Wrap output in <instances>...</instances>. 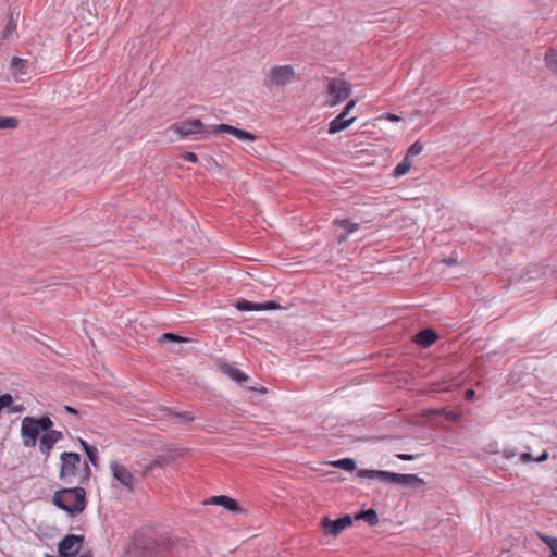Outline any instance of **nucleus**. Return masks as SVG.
<instances>
[{
  "label": "nucleus",
  "mask_w": 557,
  "mask_h": 557,
  "mask_svg": "<svg viewBox=\"0 0 557 557\" xmlns=\"http://www.w3.org/2000/svg\"><path fill=\"white\" fill-rule=\"evenodd\" d=\"M173 456L171 455H160L156 459H153L149 465H147L146 469L143 471V476H146L149 471L153 469H163L168 467L173 461Z\"/></svg>",
  "instance_id": "6ab92c4d"
},
{
  "label": "nucleus",
  "mask_w": 557,
  "mask_h": 557,
  "mask_svg": "<svg viewBox=\"0 0 557 557\" xmlns=\"http://www.w3.org/2000/svg\"><path fill=\"white\" fill-rule=\"evenodd\" d=\"M86 455L90 463H92L94 466L98 465V449L96 447L87 449Z\"/></svg>",
  "instance_id": "f704fd0d"
},
{
  "label": "nucleus",
  "mask_w": 557,
  "mask_h": 557,
  "mask_svg": "<svg viewBox=\"0 0 557 557\" xmlns=\"http://www.w3.org/2000/svg\"><path fill=\"white\" fill-rule=\"evenodd\" d=\"M348 115L344 112H341L334 120H332L329 124V133L336 134L352 124L355 117H347Z\"/></svg>",
  "instance_id": "dca6fc26"
},
{
  "label": "nucleus",
  "mask_w": 557,
  "mask_h": 557,
  "mask_svg": "<svg viewBox=\"0 0 557 557\" xmlns=\"http://www.w3.org/2000/svg\"><path fill=\"white\" fill-rule=\"evenodd\" d=\"M331 463L332 466L341 468L346 471H354L356 469V462L351 458H343Z\"/></svg>",
  "instance_id": "a878e982"
},
{
  "label": "nucleus",
  "mask_w": 557,
  "mask_h": 557,
  "mask_svg": "<svg viewBox=\"0 0 557 557\" xmlns=\"http://www.w3.org/2000/svg\"><path fill=\"white\" fill-rule=\"evenodd\" d=\"M545 61H546L547 65H549L553 71H556L557 60H556V54L553 49H549L545 53Z\"/></svg>",
  "instance_id": "7c9ffc66"
},
{
  "label": "nucleus",
  "mask_w": 557,
  "mask_h": 557,
  "mask_svg": "<svg viewBox=\"0 0 557 557\" xmlns=\"http://www.w3.org/2000/svg\"><path fill=\"white\" fill-rule=\"evenodd\" d=\"M147 557H193L194 546L186 539L149 540L144 545Z\"/></svg>",
  "instance_id": "f257e3e1"
},
{
  "label": "nucleus",
  "mask_w": 557,
  "mask_h": 557,
  "mask_svg": "<svg viewBox=\"0 0 557 557\" xmlns=\"http://www.w3.org/2000/svg\"><path fill=\"white\" fill-rule=\"evenodd\" d=\"M327 94L331 96L330 106L334 107L351 95V88L348 82L342 78H330L326 86Z\"/></svg>",
  "instance_id": "423d86ee"
},
{
  "label": "nucleus",
  "mask_w": 557,
  "mask_h": 557,
  "mask_svg": "<svg viewBox=\"0 0 557 557\" xmlns=\"http://www.w3.org/2000/svg\"><path fill=\"white\" fill-rule=\"evenodd\" d=\"M160 343H176V344H186L191 343L193 339L189 337H183L180 335H176L174 333H164L159 338Z\"/></svg>",
  "instance_id": "5701e85b"
},
{
  "label": "nucleus",
  "mask_w": 557,
  "mask_h": 557,
  "mask_svg": "<svg viewBox=\"0 0 557 557\" xmlns=\"http://www.w3.org/2000/svg\"><path fill=\"white\" fill-rule=\"evenodd\" d=\"M357 103V100H350L344 108L343 112L346 113L347 115L349 114V112L355 108Z\"/></svg>",
  "instance_id": "ea45409f"
},
{
  "label": "nucleus",
  "mask_w": 557,
  "mask_h": 557,
  "mask_svg": "<svg viewBox=\"0 0 557 557\" xmlns=\"http://www.w3.org/2000/svg\"><path fill=\"white\" fill-rule=\"evenodd\" d=\"M474 395H475V392L473 389H467L465 393V397L468 400L473 399Z\"/></svg>",
  "instance_id": "37998d69"
},
{
  "label": "nucleus",
  "mask_w": 557,
  "mask_h": 557,
  "mask_svg": "<svg viewBox=\"0 0 557 557\" xmlns=\"http://www.w3.org/2000/svg\"><path fill=\"white\" fill-rule=\"evenodd\" d=\"M548 459V453L547 451H543L539 457L534 458L530 453H523L521 456H520V460L522 462H530V461H537V462H542V461H545Z\"/></svg>",
  "instance_id": "c85d7f7f"
},
{
  "label": "nucleus",
  "mask_w": 557,
  "mask_h": 557,
  "mask_svg": "<svg viewBox=\"0 0 557 557\" xmlns=\"http://www.w3.org/2000/svg\"><path fill=\"white\" fill-rule=\"evenodd\" d=\"M12 404H13V397L10 394L0 395V412L4 408L10 407Z\"/></svg>",
  "instance_id": "473e14b6"
},
{
  "label": "nucleus",
  "mask_w": 557,
  "mask_h": 557,
  "mask_svg": "<svg viewBox=\"0 0 557 557\" xmlns=\"http://www.w3.org/2000/svg\"><path fill=\"white\" fill-rule=\"evenodd\" d=\"M63 437L61 431L52 430L44 434L39 440V450L41 454L49 456L53 445Z\"/></svg>",
  "instance_id": "4468645a"
},
{
  "label": "nucleus",
  "mask_w": 557,
  "mask_h": 557,
  "mask_svg": "<svg viewBox=\"0 0 557 557\" xmlns=\"http://www.w3.org/2000/svg\"><path fill=\"white\" fill-rule=\"evenodd\" d=\"M174 416L184 419L185 421H193L194 416L189 411L175 412Z\"/></svg>",
  "instance_id": "e433bc0d"
},
{
  "label": "nucleus",
  "mask_w": 557,
  "mask_h": 557,
  "mask_svg": "<svg viewBox=\"0 0 557 557\" xmlns=\"http://www.w3.org/2000/svg\"><path fill=\"white\" fill-rule=\"evenodd\" d=\"M110 469L113 478L117 480L128 492H133L136 484V479L133 473L123 465L117 461H111Z\"/></svg>",
  "instance_id": "6e6552de"
},
{
  "label": "nucleus",
  "mask_w": 557,
  "mask_h": 557,
  "mask_svg": "<svg viewBox=\"0 0 557 557\" xmlns=\"http://www.w3.org/2000/svg\"><path fill=\"white\" fill-rule=\"evenodd\" d=\"M12 74L15 78H18L22 75L27 73L26 71V60L21 58H13L11 62Z\"/></svg>",
  "instance_id": "4be33fe9"
},
{
  "label": "nucleus",
  "mask_w": 557,
  "mask_h": 557,
  "mask_svg": "<svg viewBox=\"0 0 557 557\" xmlns=\"http://www.w3.org/2000/svg\"><path fill=\"white\" fill-rule=\"evenodd\" d=\"M235 307L239 311H260V310H276L280 308V305L275 301L251 302V301L243 299V300L237 301Z\"/></svg>",
  "instance_id": "ddd939ff"
},
{
  "label": "nucleus",
  "mask_w": 557,
  "mask_h": 557,
  "mask_svg": "<svg viewBox=\"0 0 557 557\" xmlns=\"http://www.w3.org/2000/svg\"><path fill=\"white\" fill-rule=\"evenodd\" d=\"M34 424H37L40 431H45L46 433L52 431L51 428L53 425L52 420L45 416L39 419L34 418Z\"/></svg>",
  "instance_id": "bb28decb"
},
{
  "label": "nucleus",
  "mask_w": 557,
  "mask_h": 557,
  "mask_svg": "<svg viewBox=\"0 0 557 557\" xmlns=\"http://www.w3.org/2000/svg\"><path fill=\"white\" fill-rule=\"evenodd\" d=\"M437 339V334L432 329H424L416 335V343L421 347H430Z\"/></svg>",
  "instance_id": "a211bd4d"
},
{
  "label": "nucleus",
  "mask_w": 557,
  "mask_h": 557,
  "mask_svg": "<svg viewBox=\"0 0 557 557\" xmlns=\"http://www.w3.org/2000/svg\"><path fill=\"white\" fill-rule=\"evenodd\" d=\"M78 557H92V554H91V552L88 550V552L81 554Z\"/></svg>",
  "instance_id": "8fccbe9b"
},
{
  "label": "nucleus",
  "mask_w": 557,
  "mask_h": 557,
  "mask_svg": "<svg viewBox=\"0 0 557 557\" xmlns=\"http://www.w3.org/2000/svg\"><path fill=\"white\" fill-rule=\"evenodd\" d=\"M182 157H183L186 161H189V162H193V163H196V162L198 161V157L196 156V153L190 152V151H185V152H183Z\"/></svg>",
  "instance_id": "c9c22d12"
},
{
  "label": "nucleus",
  "mask_w": 557,
  "mask_h": 557,
  "mask_svg": "<svg viewBox=\"0 0 557 557\" xmlns=\"http://www.w3.org/2000/svg\"><path fill=\"white\" fill-rule=\"evenodd\" d=\"M387 120H389V121H399L400 117L395 115V114L388 113L387 114Z\"/></svg>",
  "instance_id": "de8ad7c7"
},
{
  "label": "nucleus",
  "mask_w": 557,
  "mask_h": 557,
  "mask_svg": "<svg viewBox=\"0 0 557 557\" xmlns=\"http://www.w3.org/2000/svg\"><path fill=\"white\" fill-rule=\"evenodd\" d=\"M83 535L69 534L59 543L58 553L61 557H76L84 543Z\"/></svg>",
  "instance_id": "0eeeda50"
},
{
  "label": "nucleus",
  "mask_w": 557,
  "mask_h": 557,
  "mask_svg": "<svg viewBox=\"0 0 557 557\" xmlns=\"http://www.w3.org/2000/svg\"><path fill=\"white\" fill-rule=\"evenodd\" d=\"M250 391H258L259 393L261 394H265L267 393V388L264 387H260V388H257V387H249Z\"/></svg>",
  "instance_id": "09e8293b"
},
{
  "label": "nucleus",
  "mask_w": 557,
  "mask_h": 557,
  "mask_svg": "<svg viewBox=\"0 0 557 557\" xmlns=\"http://www.w3.org/2000/svg\"><path fill=\"white\" fill-rule=\"evenodd\" d=\"M79 444L83 447L84 451L86 453L87 449H91L94 446L89 445L86 441L79 438Z\"/></svg>",
  "instance_id": "79ce46f5"
},
{
  "label": "nucleus",
  "mask_w": 557,
  "mask_h": 557,
  "mask_svg": "<svg viewBox=\"0 0 557 557\" xmlns=\"http://www.w3.org/2000/svg\"><path fill=\"white\" fill-rule=\"evenodd\" d=\"M211 132L212 133H228V134L235 136L239 140L255 141L257 138L252 133L247 132L245 129L237 128V127L228 125V124L213 125V126H211Z\"/></svg>",
  "instance_id": "f8f14e48"
},
{
  "label": "nucleus",
  "mask_w": 557,
  "mask_h": 557,
  "mask_svg": "<svg viewBox=\"0 0 557 557\" xmlns=\"http://www.w3.org/2000/svg\"><path fill=\"white\" fill-rule=\"evenodd\" d=\"M18 120L15 117H0V129L9 128L13 129L17 127Z\"/></svg>",
  "instance_id": "c756f323"
},
{
  "label": "nucleus",
  "mask_w": 557,
  "mask_h": 557,
  "mask_svg": "<svg viewBox=\"0 0 557 557\" xmlns=\"http://www.w3.org/2000/svg\"><path fill=\"white\" fill-rule=\"evenodd\" d=\"M337 226L345 228L347 233L351 234L359 228L358 223H354L350 220H336L334 222Z\"/></svg>",
  "instance_id": "cd10ccee"
},
{
  "label": "nucleus",
  "mask_w": 557,
  "mask_h": 557,
  "mask_svg": "<svg viewBox=\"0 0 557 557\" xmlns=\"http://www.w3.org/2000/svg\"><path fill=\"white\" fill-rule=\"evenodd\" d=\"M208 503L222 506L226 510H228L231 512H235V513L244 511V509L239 506V504L235 499H233L228 496H225V495L212 496Z\"/></svg>",
  "instance_id": "2eb2a0df"
},
{
  "label": "nucleus",
  "mask_w": 557,
  "mask_h": 557,
  "mask_svg": "<svg viewBox=\"0 0 557 557\" xmlns=\"http://www.w3.org/2000/svg\"><path fill=\"white\" fill-rule=\"evenodd\" d=\"M40 430L34 424V417H25L22 421L21 435L26 447H34L37 443Z\"/></svg>",
  "instance_id": "9d476101"
},
{
  "label": "nucleus",
  "mask_w": 557,
  "mask_h": 557,
  "mask_svg": "<svg viewBox=\"0 0 557 557\" xmlns=\"http://www.w3.org/2000/svg\"><path fill=\"white\" fill-rule=\"evenodd\" d=\"M295 70L292 65H275L270 69L264 78V86L270 89H282L295 78Z\"/></svg>",
  "instance_id": "7ed1b4c3"
},
{
  "label": "nucleus",
  "mask_w": 557,
  "mask_h": 557,
  "mask_svg": "<svg viewBox=\"0 0 557 557\" xmlns=\"http://www.w3.org/2000/svg\"><path fill=\"white\" fill-rule=\"evenodd\" d=\"M83 471H84V475H83V480L81 481V483H83L84 481H87L90 475V468L86 462L83 463Z\"/></svg>",
  "instance_id": "4c0bfd02"
},
{
  "label": "nucleus",
  "mask_w": 557,
  "mask_h": 557,
  "mask_svg": "<svg viewBox=\"0 0 557 557\" xmlns=\"http://www.w3.org/2000/svg\"><path fill=\"white\" fill-rule=\"evenodd\" d=\"M397 458L404 461H411L414 459V456L409 454H398Z\"/></svg>",
  "instance_id": "a19ab883"
},
{
  "label": "nucleus",
  "mask_w": 557,
  "mask_h": 557,
  "mask_svg": "<svg viewBox=\"0 0 557 557\" xmlns=\"http://www.w3.org/2000/svg\"><path fill=\"white\" fill-rule=\"evenodd\" d=\"M348 235H349V233H347V232H346V233H344V234H342V235H339V236H338V238H337V242H338L339 244H342V243L346 242V240H347V238H348Z\"/></svg>",
  "instance_id": "49530a36"
},
{
  "label": "nucleus",
  "mask_w": 557,
  "mask_h": 557,
  "mask_svg": "<svg viewBox=\"0 0 557 557\" xmlns=\"http://www.w3.org/2000/svg\"><path fill=\"white\" fill-rule=\"evenodd\" d=\"M171 129L181 138H186L194 134H201L202 138H207L209 134L212 133L199 119L184 120L174 123Z\"/></svg>",
  "instance_id": "39448f33"
},
{
  "label": "nucleus",
  "mask_w": 557,
  "mask_h": 557,
  "mask_svg": "<svg viewBox=\"0 0 557 557\" xmlns=\"http://www.w3.org/2000/svg\"><path fill=\"white\" fill-rule=\"evenodd\" d=\"M46 557H61V556L60 555L59 556H51V555L47 554Z\"/></svg>",
  "instance_id": "603ef678"
},
{
  "label": "nucleus",
  "mask_w": 557,
  "mask_h": 557,
  "mask_svg": "<svg viewBox=\"0 0 557 557\" xmlns=\"http://www.w3.org/2000/svg\"><path fill=\"white\" fill-rule=\"evenodd\" d=\"M388 473H389V471H384V470L361 469V470H358L357 475L360 478L375 479L383 483H387Z\"/></svg>",
  "instance_id": "aec40b11"
},
{
  "label": "nucleus",
  "mask_w": 557,
  "mask_h": 557,
  "mask_svg": "<svg viewBox=\"0 0 557 557\" xmlns=\"http://www.w3.org/2000/svg\"><path fill=\"white\" fill-rule=\"evenodd\" d=\"M355 520H363L369 525L373 527V525H376L379 523V516H377V512H376L375 509L370 508L368 510H363V511L358 512L355 516Z\"/></svg>",
  "instance_id": "412c9836"
},
{
  "label": "nucleus",
  "mask_w": 557,
  "mask_h": 557,
  "mask_svg": "<svg viewBox=\"0 0 557 557\" xmlns=\"http://www.w3.org/2000/svg\"><path fill=\"white\" fill-rule=\"evenodd\" d=\"M52 503L70 516L75 517L82 513L87 506L86 491L81 486L61 488L54 492Z\"/></svg>",
  "instance_id": "f03ea898"
},
{
  "label": "nucleus",
  "mask_w": 557,
  "mask_h": 557,
  "mask_svg": "<svg viewBox=\"0 0 557 557\" xmlns=\"http://www.w3.org/2000/svg\"><path fill=\"white\" fill-rule=\"evenodd\" d=\"M386 484L391 485H403L411 488H419L425 484L424 480L419 478L417 474H400L395 472L388 473V480Z\"/></svg>",
  "instance_id": "9b49d317"
},
{
  "label": "nucleus",
  "mask_w": 557,
  "mask_h": 557,
  "mask_svg": "<svg viewBox=\"0 0 557 557\" xmlns=\"http://www.w3.org/2000/svg\"><path fill=\"white\" fill-rule=\"evenodd\" d=\"M535 535L541 539L550 549V557H557V539L545 535L541 532H535Z\"/></svg>",
  "instance_id": "b1692460"
},
{
  "label": "nucleus",
  "mask_w": 557,
  "mask_h": 557,
  "mask_svg": "<svg viewBox=\"0 0 557 557\" xmlns=\"http://www.w3.org/2000/svg\"><path fill=\"white\" fill-rule=\"evenodd\" d=\"M412 166V162L410 158L406 157L403 159L401 162H399L396 168L394 169V176L399 177L405 175L410 168Z\"/></svg>",
  "instance_id": "393cba45"
},
{
  "label": "nucleus",
  "mask_w": 557,
  "mask_h": 557,
  "mask_svg": "<svg viewBox=\"0 0 557 557\" xmlns=\"http://www.w3.org/2000/svg\"><path fill=\"white\" fill-rule=\"evenodd\" d=\"M443 263H446L448 265H454V264H457V260L454 259V258H445L442 260Z\"/></svg>",
  "instance_id": "c03bdc74"
},
{
  "label": "nucleus",
  "mask_w": 557,
  "mask_h": 557,
  "mask_svg": "<svg viewBox=\"0 0 557 557\" xmlns=\"http://www.w3.org/2000/svg\"><path fill=\"white\" fill-rule=\"evenodd\" d=\"M352 519L349 515H346L339 519L331 520L323 518L321 520V528L325 535L338 536L347 527L351 525Z\"/></svg>",
  "instance_id": "1a4fd4ad"
},
{
  "label": "nucleus",
  "mask_w": 557,
  "mask_h": 557,
  "mask_svg": "<svg viewBox=\"0 0 557 557\" xmlns=\"http://www.w3.org/2000/svg\"><path fill=\"white\" fill-rule=\"evenodd\" d=\"M448 418H450V419H456V418H457V416H456L455 413H450V414L448 416Z\"/></svg>",
  "instance_id": "3c124183"
},
{
  "label": "nucleus",
  "mask_w": 557,
  "mask_h": 557,
  "mask_svg": "<svg viewBox=\"0 0 557 557\" xmlns=\"http://www.w3.org/2000/svg\"><path fill=\"white\" fill-rule=\"evenodd\" d=\"M8 408H9V410H8L9 413L22 412L25 409L23 405H15V406L11 405Z\"/></svg>",
  "instance_id": "58836bf2"
},
{
  "label": "nucleus",
  "mask_w": 557,
  "mask_h": 557,
  "mask_svg": "<svg viewBox=\"0 0 557 557\" xmlns=\"http://www.w3.org/2000/svg\"><path fill=\"white\" fill-rule=\"evenodd\" d=\"M219 369L222 373L228 375L231 379L238 383H243L248 380V376L233 364L223 362L219 364Z\"/></svg>",
  "instance_id": "f3484780"
},
{
  "label": "nucleus",
  "mask_w": 557,
  "mask_h": 557,
  "mask_svg": "<svg viewBox=\"0 0 557 557\" xmlns=\"http://www.w3.org/2000/svg\"><path fill=\"white\" fill-rule=\"evenodd\" d=\"M61 469L59 478L66 484H72L79 474L82 458L77 453H62L60 456Z\"/></svg>",
  "instance_id": "20e7f679"
},
{
  "label": "nucleus",
  "mask_w": 557,
  "mask_h": 557,
  "mask_svg": "<svg viewBox=\"0 0 557 557\" xmlns=\"http://www.w3.org/2000/svg\"><path fill=\"white\" fill-rule=\"evenodd\" d=\"M15 28H16V24L12 20H10L7 23L4 29L2 30V38L3 39L8 38L15 30Z\"/></svg>",
  "instance_id": "72a5a7b5"
},
{
  "label": "nucleus",
  "mask_w": 557,
  "mask_h": 557,
  "mask_svg": "<svg viewBox=\"0 0 557 557\" xmlns=\"http://www.w3.org/2000/svg\"><path fill=\"white\" fill-rule=\"evenodd\" d=\"M422 150H423V146L419 141H416L407 150L406 157H408V158L416 157V156L420 154L422 152Z\"/></svg>",
  "instance_id": "2f4dec72"
},
{
  "label": "nucleus",
  "mask_w": 557,
  "mask_h": 557,
  "mask_svg": "<svg viewBox=\"0 0 557 557\" xmlns=\"http://www.w3.org/2000/svg\"><path fill=\"white\" fill-rule=\"evenodd\" d=\"M64 409H65V411H66V412H69V413H72V414H75V416H78V414H79V412H78L75 408H73V407H71V406H65V407H64Z\"/></svg>",
  "instance_id": "a18cd8bd"
}]
</instances>
